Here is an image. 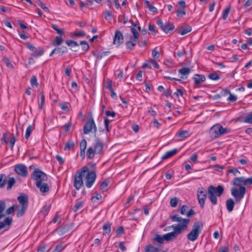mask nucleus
<instances>
[{
    "mask_svg": "<svg viewBox=\"0 0 252 252\" xmlns=\"http://www.w3.org/2000/svg\"><path fill=\"white\" fill-rule=\"evenodd\" d=\"M174 221L178 222V223L174 226L175 238L187 230L190 220L189 219H183L179 217L177 215H174Z\"/></svg>",
    "mask_w": 252,
    "mask_h": 252,
    "instance_id": "obj_1",
    "label": "nucleus"
},
{
    "mask_svg": "<svg viewBox=\"0 0 252 252\" xmlns=\"http://www.w3.org/2000/svg\"><path fill=\"white\" fill-rule=\"evenodd\" d=\"M223 191L224 188L221 185H219L217 187L211 185L208 187V197L213 205H215L217 204V196H220Z\"/></svg>",
    "mask_w": 252,
    "mask_h": 252,
    "instance_id": "obj_2",
    "label": "nucleus"
},
{
    "mask_svg": "<svg viewBox=\"0 0 252 252\" xmlns=\"http://www.w3.org/2000/svg\"><path fill=\"white\" fill-rule=\"evenodd\" d=\"M88 171L87 166H83L80 171H77L74 175V186L79 190L83 185V177L85 176L86 171Z\"/></svg>",
    "mask_w": 252,
    "mask_h": 252,
    "instance_id": "obj_3",
    "label": "nucleus"
},
{
    "mask_svg": "<svg viewBox=\"0 0 252 252\" xmlns=\"http://www.w3.org/2000/svg\"><path fill=\"white\" fill-rule=\"evenodd\" d=\"M203 226V225L201 222H195L193 225L192 230L187 235L188 239L192 242L197 240L202 230Z\"/></svg>",
    "mask_w": 252,
    "mask_h": 252,
    "instance_id": "obj_4",
    "label": "nucleus"
},
{
    "mask_svg": "<svg viewBox=\"0 0 252 252\" xmlns=\"http://www.w3.org/2000/svg\"><path fill=\"white\" fill-rule=\"evenodd\" d=\"M230 129L227 128H223L219 124L214 125L210 129L209 134L213 138H216L223 134L228 133Z\"/></svg>",
    "mask_w": 252,
    "mask_h": 252,
    "instance_id": "obj_5",
    "label": "nucleus"
},
{
    "mask_svg": "<svg viewBox=\"0 0 252 252\" xmlns=\"http://www.w3.org/2000/svg\"><path fill=\"white\" fill-rule=\"evenodd\" d=\"M31 178L35 181V185L39 182L42 183L48 180L47 175L41 170L35 169L31 175Z\"/></svg>",
    "mask_w": 252,
    "mask_h": 252,
    "instance_id": "obj_6",
    "label": "nucleus"
},
{
    "mask_svg": "<svg viewBox=\"0 0 252 252\" xmlns=\"http://www.w3.org/2000/svg\"><path fill=\"white\" fill-rule=\"evenodd\" d=\"M85 185L87 188H91L94 184L96 178V174L94 170L86 171L85 175Z\"/></svg>",
    "mask_w": 252,
    "mask_h": 252,
    "instance_id": "obj_7",
    "label": "nucleus"
},
{
    "mask_svg": "<svg viewBox=\"0 0 252 252\" xmlns=\"http://www.w3.org/2000/svg\"><path fill=\"white\" fill-rule=\"evenodd\" d=\"M246 192V189L244 186H241L239 189L232 188L231 190L232 195L235 199L236 203L240 202L244 198Z\"/></svg>",
    "mask_w": 252,
    "mask_h": 252,
    "instance_id": "obj_8",
    "label": "nucleus"
},
{
    "mask_svg": "<svg viewBox=\"0 0 252 252\" xmlns=\"http://www.w3.org/2000/svg\"><path fill=\"white\" fill-rule=\"evenodd\" d=\"M93 131L94 134H96L97 127L93 118L91 117L89 118L83 127V132L85 134H88Z\"/></svg>",
    "mask_w": 252,
    "mask_h": 252,
    "instance_id": "obj_9",
    "label": "nucleus"
},
{
    "mask_svg": "<svg viewBox=\"0 0 252 252\" xmlns=\"http://www.w3.org/2000/svg\"><path fill=\"white\" fill-rule=\"evenodd\" d=\"M197 197L200 207L203 209L204 207L205 202L207 198L206 191L203 188L198 189Z\"/></svg>",
    "mask_w": 252,
    "mask_h": 252,
    "instance_id": "obj_10",
    "label": "nucleus"
},
{
    "mask_svg": "<svg viewBox=\"0 0 252 252\" xmlns=\"http://www.w3.org/2000/svg\"><path fill=\"white\" fill-rule=\"evenodd\" d=\"M27 47L29 50L32 52V55L34 57L36 58L40 57L44 53V50L42 48L37 49L31 43H28Z\"/></svg>",
    "mask_w": 252,
    "mask_h": 252,
    "instance_id": "obj_11",
    "label": "nucleus"
},
{
    "mask_svg": "<svg viewBox=\"0 0 252 252\" xmlns=\"http://www.w3.org/2000/svg\"><path fill=\"white\" fill-rule=\"evenodd\" d=\"M15 172L23 177H26L28 175L27 167L22 164H17L14 167Z\"/></svg>",
    "mask_w": 252,
    "mask_h": 252,
    "instance_id": "obj_12",
    "label": "nucleus"
},
{
    "mask_svg": "<svg viewBox=\"0 0 252 252\" xmlns=\"http://www.w3.org/2000/svg\"><path fill=\"white\" fill-rule=\"evenodd\" d=\"M123 40L124 36L122 32L119 30H117L113 38V44L119 46L123 43Z\"/></svg>",
    "mask_w": 252,
    "mask_h": 252,
    "instance_id": "obj_13",
    "label": "nucleus"
},
{
    "mask_svg": "<svg viewBox=\"0 0 252 252\" xmlns=\"http://www.w3.org/2000/svg\"><path fill=\"white\" fill-rule=\"evenodd\" d=\"M192 30L191 27L189 25H186L180 27H178L176 31L180 35H185L188 32H190Z\"/></svg>",
    "mask_w": 252,
    "mask_h": 252,
    "instance_id": "obj_14",
    "label": "nucleus"
},
{
    "mask_svg": "<svg viewBox=\"0 0 252 252\" xmlns=\"http://www.w3.org/2000/svg\"><path fill=\"white\" fill-rule=\"evenodd\" d=\"M179 74L180 78L183 79L188 78L189 74L191 72V69L189 67H182L179 70Z\"/></svg>",
    "mask_w": 252,
    "mask_h": 252,
    "instance_id": "obj_15",
    "label": "nucleus"
},
{
    "mask_svg": "<svg viewBox=\"0 0 252 252\" xmlns=\"http://www.w3.org/2000/svg\"><path fill=\"white\" fill-rule=\"evenodd\" d=\"M36 188L39 189L40 191L43 194H45L49 190V187L46 183H39V182L35 185Z\"/></svg>",
    "mask_w": 252,
    "mask_h": 252,
    "instance_id": "obj_16",
    "label": "nucleus"
},
{
    "mask_svg": "<svg viewBox=\"0 0 252 252\" xmlns=\"http://www.w3.org/2000/svg\"><path fill=\"white\" fill-rule=\"evenodd\" d=\"M103 148V144L101 140L98 139L96 140V142L94 146V150L96 154L101 153Z\"/></svg>",
    "mask_w": 252,
    "mask_h": 252,
    "instance_id": "obj_17",
    "label": "nucleus"
},
{
    "mask_svg": "<svg viewBox=\"0 0 252 252\" xmlns=\"http://www.w3.org/2000/svg\"><path fill=\"white\" fill-rule=\"evenodd\" d=\"M194 83L196 85H200L201 83L204 82L205 80V77L203 75L195 74L192 78Z\"/></svg>",
    "mask_w": 252,
    "mask_h": 252,
    "instance_id": "obj_18",
    "label": "nucleus"
},
{
    "mask_svg": "<svg viewBox=\"0 0 252 252\" xmlns=\"http://www.w3.org/2000/svg\"><path fill=\"white\" fill-rule=\"evenodd\" d=\"M17 200L21 206L28 207V198L27 196L20 195L18 197Z\"/></svg>",
    "mask_w": 252,
    "mask_h": 252,
    "instance_id": "obj_19",
    "label": "nucleus"
},
{
    "mask_svg": "<svg viewBox=\"0 0 252 252\" xmlns=\"http://www.w3.org/2000/svg\"><path fill=\"white\" fill-rule=\"evenodd\" d=\"M112 223L109 221L106 222L103 225V234L108 235L110 233Z\"/></svg>",
    "mask_w": 252,
    "mask_h": 252,
    "instance_id": "obj_20",
    "label": "nucleus"
},
{
    "mask_svg": "<svg viewBox=\"0 0 252 252\" xmlns=\"http://www.w3.org/2000/svg\"><path fill=\"white\" fill-rule=\"evenodd\" d=\"M244 177H236L232 181V185L239 186H244Z\"/></svg>",
    "mask_w": 252,
    "mask_h": 252,
    "instance_id": "obj_21",
    "label": "nucleus"
},
{
    "mask_svg": "<svg viewBox=\"0 0 252 252\" xmlns=\"http://www.w3.org/2000/svg\"><path fill=\"white\" fill-rule=\"evenodd\" d=\"M12 222V219L9 217L5 218L3 221H0V230L3 228L6 225L10 226Z\"/></svg>",
    "mask_w": 252,
    "mask_h": 252,
    "instance_id": "obj_22",
    "label": "nucleus"
},
{
    "mask_svg": "<svg viewBox=\"0 0 252 252\" xmlns=\"http://www.w3.org/2000/svg\"><path fill=\"white\" fill-rule=\"evenodd\" d=\"M189 131L187 130H183L176 133L175 136L183 139L189 136Z\"/></svg>",
    "mask_w": 252,
    "mask_h": 252,
    "instance_id": "obj_23",
    "label": "nucleus"
},
{
    "mask_svg": "<svg viewBox=\"0 0 252 252\" xmlns=\"http://www.w3.org/2000/svg\"><path fill=\"white\" fill-rule=\"evenodd\" d=\"M235 205L234 201L231 199L229 198L227 199L226 201V209L229 212H231L233 211L234 207Z\"/></svg>",
    "mask_w": 252,
    "mask_h": 252,
    "instance_id": "obj_24",
    "label": "nucleus"
},
{
    "mask_svg": "<svg viewBox=\"0 0 252 252\" xmlns=\"http://www.w3.org/2000/svg\"><path fill=\"white\" fill-rule=\"evenodd\" d=\"M176 17L177 20H180L186 15V11L185 9H177L176 10Z\"/></svg>",
    "mask_w": 252,
    "mask_h": 252,
    "instance_id": "obj_25",
    "label": "nucleus"
},
{
    "mask_svg": "<svg viewBox=\"0 0 252 252\" xmlns=\"http://www.w3.org/2000/svg\"><path fill=\"white\" fill-rule=\"evenodd\" d=\"M138 41V40H135L130 37V40L126 43V46L127 49L132 50L136 46L135 42Z\"/></svg>",
    "mask_w": 252,
    "mask_h": 252,
    "instance_id": "obj_26",
    "label": "nucleus"
},
{
    "mask_svg": "<svg viewBox=\"0 0 252 252\" xmlns=\"http://www.w3.org/2000/svg\"><path fill=\"white\" fill-rule=\"evenodd\" d=\"M160 251L159 247H155L152 244L147 245L145 248V252H159Z\"/></svg>",
    "mask_w": 252,
    "mask_h": 252,
    "instance_id": "obj_27",
    "label": "nucleus"
},
{
    "mask_svg": "<svg viewBox=\"0 0 252 252\" xmlns=\"http://www.w3.org/2000/svg\"><path fill=\"white\" fill-rule=\"evenodd\" d=\"M95 154H96L95 152L92 147H90L88 149L86 152V156L87 158L90 159H93Z\"/></svg>",
    "mask_w": 252,
    "mask_h": 252,
    "instance_id": "obj_28",
    "label": "nucleus"
},
{
    "mask_svg": "<svg viewBox=\"0 0 252 252\" xmlns=\"http://www.w3.org/2000/svg\"><path fill=\"white\" fill-rule=\"evenodd\" d=\"M109 183V181L108 180H104L100 185V190L102 192L106 191L108 190Z\"/></svg>",
    "mask_w": 252,
    "mask_h": 252,
    "instance_id": "obj_29",
    "label": "nucleus"
},
{
    "mask_svg": "<svg viewBox=\"0 0 252 252\" xmlns=\"http://www.w3.org/2000/svg\"><path fill=\"white\" fill-rule=\"evenodd\" d=\"M5 208V202L4 200H0V220L4 217V212Z\"/></svg>",
    "mask_w": 252,
    "mask_h": 252,
    "instance_id": "obj_30",
    "label": "nucleus"
},
{
    "mask_svg": "<svg viewBox=\"0 0 252 252\" xmlns=\"http://www.w3.org/2000/svg\"><path fill=\"white\" fill-rule=\"evenodd\" d=\"M7 182V177L4 174H0V189L3 188Z\"/></svg>",
    "mask_w": 252,
    "mask_h": 252,
    "instance_id": "obj_31",
    "label": "nucleus"
},
{
    "mask_svg": "<svg viewBox=\"0 0 252 252\" xmlns=\"http://www.w3.org/2000/svg\"><path fill=\"white\" fill-rule=\"evenodd\" d=\"M7 189H10L13 185L15 184L16 181L14 177H9L8 179L7 178Z\"/></svg>",
    "mask_w": 252,
    "mask_h": 252,
    "instance_id": "obj_32",
    "label": "nucleus"
},
{
    "mask_svg": "<svg viewBox=\"0 0 252 252\" xmlns=\"http://www.w3.org/2000/svg\"><path fill=\"white\" fill-rule=\"evenodd\" d=\"M75 144L73 141L71 140H69L66 142L64 147V150H73Z\"/></svg>",
    "mask_w": 252,
    "mask_h": 252,
    "instance_id": "obj_33",
    "label": "nucleus"
},
{
    "mask_svg": "<svg viewBox=\"0 0 252 252\" xmlns=\"http://www.w3.org/2000/svg\"><path fill=\"white\" fill-rule=\"evenodd\" d=\"M63 41V38L61 36H57L51 44L53 46H59L62 43Z\"/></svg>",
    "mask_w": 252,
    "mask_h": 252,
    "instance_id": "obj_34",
    "label": "nucleus"
},
{
    "mask_svg": "<svg viewBox=\"0 0 252 252\" xmlns=\"http://www.w3.org/2000/svg\"><path fill=\"white\" fill-rule=\"evenodd\" d=\"M173 29V26L172 24L166 22L164 25V27L162 29V31L166 33H168L170 31H171Z\"/></svg>",
    "mask_w": 252,
    "mask_h": 252,
    "instance_id": "obj_35",
    "label": "nucleus"
},
{
    "mask_svg": "<svg viewBox=\"0 0 252 252\" xmlns=\"http://www.w3.org/2000/svg\"><path fill=\"white\" fill-rule=\"evenodd\" d=\"M28 207H25V206H21L19 207L17 210L16 215L17 217H21L23 216L25 212L27 210Z\"/></svg>",
    "mask_w": 252,
    "mask_h": 252,
    "instance_id": "obj_36",
    "label": "nucleus"
},
{
    "mask_svg": "<svg viewBox=\"0 0 252 252\" xmlns=\"http://www.w3.org/2000/svg\"><path fill=\"white\" fill-rule=\"evenodd\" d=\"M130 30L133 33V36L131 35L130 37L135 40H139V34L138 31L134 27L131 28Z\"/></svg>",
    "mask_w": 252,
    "mask_h": 252,
    "instance_id": "obj_37",
    "label": "nucleus"
},
{
    "mask_svg": "<svg viewBox=\"0 0 252 252\" xmlns=\"http://www.w3.org/2000/svg\"><path fill=\"white\" fill-rule=\"evenodd\" d=\"M163 241H169L173 239V231L166 233L162 235Z\"/></svg>",
    "mask_w": 252,
    "mask_h": 252,
    "instance_id": "obj_38",
    "label": "nucleus"
},
{
    "mask_svg": "<svg viewBox=\"0 0 252 252\" xmlns=\"http://www.w3.org/2000/svg\"><path fill=\"white\" fill-rule=\"evenodd\" d=\"M56 51L57 54H58L60 55L63 54V53H66L68 52V49L66 46H62L60 47H57Z\"/></svg>",
    "mask_w": 252,
    "mask_h": 252,
    "instance_id": "obj_39",
    "label": "nucleus"
},
{
    "mask_svg": "<svg viewBox=\"0 0 252 252\" xmlns=\"http://www.w3.org/2000/svg\"><path fill=\"white\" fill-rule=\"evenodd\" d=\"M173 156V150H171L165 153L162 157L161 159L165 160Z\"/></svg>",
    "mask_w": 252,
    "mask_h": 252,
    "instance_id": "obj_40",
    "label": "nucleus"
},
{
    "mask_svg": "<svg viewBox=\"0 0 252 252\" xmlns=\"http://www.w3.org/2000/svg\"><path fill=\"white\" fill-rule=\"evenodd\" d=\"M40 96L41 100L40 104L39 105V108L41 110L42 109L43 105L45 101V95L43 92H40L38 96Z\"/></svg>",
    "mask_w": 252,
    "mask_h": 252,
    "instance_id": "obj_41",
    "label": "nucleus"
},
{
    "mask_svg": "<svg viewBox=\"0 0 252 252\" xmlns=\"http://www.w3.org/2000/svg\"><path fill=\"white\" fill-rule=\"evenodd\" d=\"M51 27L54 30H55L59 34H60L61 35H63L64 34V32L63 30V29H59L58 26L56 25L52 24L51 25Z\"/></svg>",
    "mask_w": 252,
    "mask_h": 252,
    "instance_id": "obj_42",
    "label": "nucleus"
},
{
    "mask_svg": "<svg viewBox=\"0 0 252 252\" xmlns=\"http://www.w3.org/2000/svg\"><path fill=\"white\" fill-rule=\"evenodd\" d=\"M184 92L182 89H177V92L174 93V99L175 98H179L180 96L183 97Z\"/></svg>",
    "mask_w": 252,
    "mask_h": 252,
    "instance_id": "obj_43",
    "label": "nucleus"
},
{
    "mask_svg": "<svg viewBox=\"0 0 252 252\" xmlns=\"http://www.w3.org/2000/svg\"><path fill=\"white\" fill-rule=\"evenodd\" d=\"M80 44L82 46V49L84 52L88 51L89 45L86 41H81Z\"/></svg>",
    "mask_w": 252,
    "mask_h": 252,
    "instance_id": "obj_44",
    "label": "nucleus"
},
{
    "mask_svg": "<svg viewBox=\"0 0 252 252\" xmlns=\"http://www.w3.org/2000/svg\"><path fill=\"white\" fill-rule=\"evenodd\" d=\"M244 122L248 124H252V111L245 117Z\"/></svg>",
    "mask_w": 252,
    "mask_h": 252,
    "instance_id": "obj_45",
    "label": "nucleus"
},
{
    "mask_svg": "<svg viewBox=\"0 0 252 252\" xmlns=\"http://www.w3.org/2000/svg\"><path fill=\"white\" fill-rule=\"evenodd\" d=\"M153 240L159 243V244H162L164 242L162 236L158 234L155 235L153 238Z\"/></svg>",
    "mask_w": 252,
    "mask_h": 252,
    "instance_id": "obj_46",
    "label": "nucleus"
},
{
    "mask_svg": "<svg viewBox=\"0 0 252 252\" xmlns=\"http://www.w3.org/2000/svg\"><path fill=\"white\" fill-rule=\"evenodd\" d=\"M33 130V127L32 125H29L26 129V134H25V138L26 139H28L29 137L30 136L31 133Z\"/></svg>",
    "mask_w": 252,
    "mask_h": 252,
    "instance_id": "obj_47",
    "label": "nucleus"
},
{
    "mask_svg": "<svg viewBox=\"0 0 252 252\" xmlns=\"http://www.w3.org/2000/svg\"><path fill=\"white\" fill-rule=\"evenodd\" d=\"M50 205H44L42 209V210L41 211V213L44 216H46L49 210H50Z\"/></svg>",
    "mask_w": 252,
    "mask_h": 252,
    "instance_id": "obj_48",
    "label": "nucleus"
},
{
    "mask_svg": "<svg viewBox=\"0 0 252 252\" xmlns=\"http://www.w3.org/2000/svg\"><path fill=\"white\" fill-rule=\"evenodd\" d=\"M84 202L83 201H79L76 203V204L74 205L73 208H72L73 211L76 212L81 208H82L83 206Z\"/></svg>",
    "mask_w": 252,
    "mask_h": 252,
    "instance_id": "obj_49",
    "label": "nucleus"
},
{
    "mask_svg": "<svg viewBox=\"0 0 252 252\" xmlns=\"http://www.w3.org/2000/svg\"><path fill=\"white\" fill-rule=\"evenodd\" d=\"M188 209L189 207L187 205H184L181 207L179 212L183 215H186Z\"/></svg>",
    "mask_w": 252,
    "mask_h": 252,
    "instance_id": "obj_50",
    "label": "nucleus"
},
{
    "mask_svg": "<svg viewBox=\"0 0 252 252\" xmlns=\"http://www.w3.org/2000/svg\"><path fill=\"white\" fill-rule=\"evenodd\" d=\"M65 246H63L62 244L57 245L55 248L52 252H62L65 248Z\"/></svg>",
    "mask_w": 252,
    "mask_h": 252,
    "instance_id": "obj_51",
    "label": "nucleus"
},
{
    "mask_svg": "<svg viewBox=\"0 0 252 252\" xmlns=\"http://www.w3.org/2000/svg\"><path fill=\"white\" fill-rule=\"evenodd\" d=\"M31 84L32 86H36L37 87L38 85V83L37 81V78L36 76L35 75H33L30 80Z\"/></svg>",
    "mask_w": 252,
    "mask_h": 252,
    "instance_id": "obj_52",
    "label": "nucleus"
},
{
    "mask_svg": "<svg viewBox=\"0 0 252 252\" xmlns=\"http://www.w3.org/2000/svg\"><path fill=\"white\" fill-rule=\"evenodd\" d=\"M65 43L68 46L71 47L78 46L79 44L75 41L72 40H67L65 41Z\"/></svg>",
    "mask_w": 252,
    "mask_h": 252,
    "instance_id": "obj_53",
    "label": "nucleus"
},
{
    "mask_svg": "<svg viewBox=\"0 0 252 252\" xmlns=\"http://www.w3.org/2000/svg\"><path fill=\"white\" fill-rule=\"evenodd\" d=\"M102 196L100 193H96V195L92 197V201L94 203H97V201L101 199Z\"/></svg>",
    "mask_w": 252,
    "mask_h": 252,
    "instance_id": "obj_54",
    "label": "nucleus"
},
{
    "mask_svg": "<svg viewBox=\"0 0 252 252\" xmlns=\"http://www.w3.org/2000/svg\"><path fill=\"white\" fill-rule=\"evenodd\" d=\"M3 61L7 67L10 68H13V64L11 63L10 60L8 58L4 57L3 59Z\"/></svg>",
    "mask_w": 252,
    "mask_h": 252,
    "instance_id": "obj_55",
    "label": "nucleus"
},
{
    "mask_svg": "<svg viewBox=\"0 0 252 252\" xmlns=\"http://www.w3.org/2000/svg\"><path fill=\"white\" fill-rule=\"evenodd\" d=\"M208 77L212 80H218L220 78L219 75L216 73L209 74Z\"/></svg>",
    "mask_w": 252,
    "mask_h": 252,
    "instance_id": "obj_56",
    "label": "nucleus"
},
{
    "mask_svg": "<svg viewBox=\"0 0 252 252\" xmlns=\"http://www.w3.org/2000/svg\"><path fill=\"white\" fill-rule=\"evenodd\" d=\"M230 11V7H227L223 11L222 13V19L223 20H226L227 18L228 17V14L229 13Z\"/></svg>",
    "mask_w": 252,
    "mask_h": 252,
    "instance_id": "obj_57",
    "label": "nucleus"
},
{
    "mask_svg": "<svg viewBox=\"0 0 252 252\" xmlns=\"http://www.w3.org/2000/svg\"><path fill=\"white\" fill-rule=\"evenodd\" d=\"M252 185V176L249 178L244 177V186H250Z\"/></svg>",
    "mask_w": 252,
    "mask_h": 252,
    "instance_id": "obj_58",
    "label": "nucleus"
},
{
    "mask_svg": "<svg viewBox=\"0 0 252 252\" xmlns=\"http://www.w3.org/2000/svg\"><path fill=\"white\" fill-rule=\"evenodd\" d=\"M124 228L123 226H119L116 231L117 236H120L124 233Z\"/></svg>",
    "mask_w": 252,
    "mask_h": 252,
    "instance_id": "obj_59",
    "label": "nucleus"
},
{
    "mask_svg": "<svg viewBox=\"0 0 252 252\" xmlns=\"http://www.w3.org/2000/svg\"><path fill=\"white\" fill-rule=\"evenodd\" d=\"M80 150H85L87 147V141L85 139H83L80 144Z\"/></svg>",
    "mask_w": 252,
    "mask_h": 252,
    "instance_id": "obj_60",
    "label": "nucleus"
},
{
    "mask_svg": "<svg viewBox=\"0 0 252 252\" xmlns=\"http://www.w3.org/2000/svg\"><path fill=\"white\" fill-rule=\"evenodd\" d=\"M16 141V139L15 136L12 134V136L10 137L9 144L11 149H13V146Z\"/></svg>",
    "mask_w": 252,
    "mask_h": 252,
    "instance_id": "obj_61",
    "label": "nucleus"
},
{
    "mask_svg": "<svg viewBox=\"0 0 252 252\" xmlns=\"http://www.w3.org/2000/svg\"><path fill=\"white\" fill-rule=\"evenodd\" d=\"M7 139V134L6 133H4L3 134L2 138L1 139V143L2 144L7 145L8 143Z\"/></svg>",
    "mask_w": 252,
    "mask_h": 252,
    "instance_id": "obj_62",
    "label": "nucleus"
},
{
    "mask_svg": "<svg viewBox=\"0 0 252 252\" xmlns=\"http://www.w3.org/2000/svg\"><path fill=\"white\" fill-rule=\"evenodd\" d=\"M55 158L58 161L60 165H62L64 163V159L59 155H56Z\"/></svg>",
    "mask_w": 252,
    "mask_h": 252,
    "instance_id": "obj_63",
    "label": "nucleus"
},
{
    "mask_svg": "<svg viewBox=\"0 0 252 252\" xmlns=\"http://www.w3.org/2000/svg\"><path fill=\"white\" fill-rule=\"evenodd\" d=\"M149 62L151 64L153 65L155 68L158 69L159 68V65L155 60L150 59Z\"/></svg>",
    "mask_w": 252,
    "mask_h": 252,
    "instance_id": "obj_64",
    "label": "nucleus"
}]
</instances>
